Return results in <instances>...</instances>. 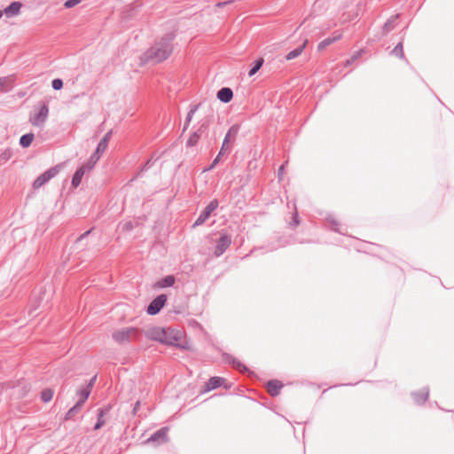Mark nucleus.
<instances>
[{
  "instance_id": "nucleus-10",
  "label": "nucleus",
  "mask_w": 454,
  "mask_h": 454,
  "mask_svg": "<svg viewBox=\"0 0 454 454\" xmlns=\"http://www.w3.org/2000/svg\"><path fill=\"white\" fill-rule=\"evenodd\" d=\"M238 127L236 126H232L229 131L227 132V134L225 135L224 137V139H223V145H222V147H221V150L220 152L221 153H224L226 151H230V147L228 146V144L231 141V140H234L235 139V137L238 133Z\"/></svg>"
},
{
  "instance_id": "nucleus-22",
  "label": "nucleus",
  "mask_w": 454,
  "mask_h": 454,
  "mask_svg": "<svg viewBox=\"0 0 454 454\" xmlns=\"http://www.w3.org/2000/svg\"><path fill=\"white\" fill-rule=\"evenodd\" d=\"M90 394V387L86 388L84 386L82 387L77 391V395L80 396V399H79V401L77 403H79L80 404L82 405L84 403V402L88 399Z\"/></svg>"
},
{
  "instance_id": "nucleus-46",
  "label": "nucleus",
  "mask_w": 454,
  "mask_h": 454,
  "mask_svg": "<svg viewBox=\"0 0 454 454\" xmlns=\"http://www.w3.org/2000/svg\"><path fill=\"white\" fill-rule=\"evenodd\" d=\"M2 15H3V12L0 11V18L2 17Z\"/></svg>"
},
{
  "instance_id": "nucleus-43",
  "label": "nucleus",
  "mask_w": 454,
  "mask_h": 454,
  "mask_svg": "<svg viewBox=\"0 0 454 454\" xmlns=\"http://www.w3.org/2000/svg\"><path fill=\"white\" fill-rule=\"evenodd\" d=\"M283 171H284V165L280 166V168H278V174L282 175Z\"/></svg>"
},
{
  "instance_id": "nucleus-31",
  "label": "nucleus",
  "mask_w": 454,
  "mask_h": 454,
  "mask_svg": "<svg viewBox=\"0 0 454 454\" xmlns=\"http://www.w3.org/2000/svg\"><path fill=\"white\" fill-rule=\"evenodd\" d=\"M200 137V134L199 133V131L193 132L187 140V146H194L198 143Z\"/></svg>"
},
{
  "instance_id": "nucleus-45",
  "label": "nucleus",
  "mask_w": 454,
  "mask_h": 454,
  "mask_svg": "<svg viewBox=\"0 0 454 454\" xmlns=\"http://www.w3.org/2000/svg\"><path fill=\"white\" fill-rule=\"evenodd\" d=\"M294 222H295V224H298L299 223V221L297 219V214H295V216H294Z\"/></svg>"
},
{
  "instance_id": "nucleus-38",
  "label": "nucleus",
  "mask_w": 454,
  "mask_h": 454,
  "mask_svg": "<svg viewBox=\"0 0 454 454\" xmlns=\"http://www.w3.org/2000/svg\"><path fill=\"white\" fill-rule=\"evenodd\" d=\"M223 153H221L219 152L218 155L215 157V159L213 160V162L211 163V165L205 169V171H209V170H212L216 165L217 163L219 162L220 160V157L221 155L223 154Z\"/></svg>"
},
{
  "instance_id": "nucleus-6",
  "label": "nucleus",
  "mask_w": 454,
  "mask_h": 454,
  "mask_svg": "<svg viewBox=\"0 0 454 454\" xmlns=\"http://www.w3.org/2000/svg\"><path fill=\"white\" fill-rule=\"evenodd\" d=\"M217 200H213L212 201H210V203L204 208V210L200 213V215L193 223V227L204 223L206 220L210 216L211 213L217 208Z\"/></svg>"
},
{
  "instance_id": "nucleus-26",
  "label": "nucleus",
  "mask_w": 454,
  "mask_h": 454,
  "mask_svg": "<svg viewBox=\"0 0 454 454\" xmlns=\"http://www.w3.org/2000/svg\"><path fill=\"white\" fill-rule=\"evenodd\" d=\"M98 160H99L98 157L92 154L90 156V158L89 159V160L86 162V164L82 165V167H85V170L90 171L94 168V166L96 165V163L98 162Z\"/></svg>"
},
{
  "instance_id": "nucleus-15",
  "label": "nucleus",
  "mask_w": 454,
  "mask_h": 454,
  "mask_svg": "<svg viewBox=\"0 0 454 454\" xmlns=\"http://www.w3.org/2000/svg\"><path fill=\"white\" fill-rule=\"evenodd\" d=\"M223 360L228 364H231L233 365V367L239 370L240 372H245L247 370V367L242 363L238 361L236 358H234L231 355L224 354Z\"/></svg>"
},
{
  "instance_id": "nucleus-3",
  "label": "nucleus",
  "mask_w": 454,
  "mask_h": 454,
  "mask_svg": "<svg viewBox=\"0 0 454 454\" xmlns=\"http://www.w3.org/2000/svg\"><path fill=\"white\" fill-rule=\"evenodd\" d=\"M140 330L138 328L126 327L114 331L112 337L116 342L123 344L138 340Z\"/></svg>"
},
{
  "instance_id": "nucleus-18",
  "label": "nucleus",
  "mask_w": 454,
  "mask_h": 454,
  "mask_svg": "<svg viewBox=\"0 0 454 454\" xmlns=\"http://www.w3.org/2000/svg\"><path fill=\"white\" fill-rule=\"evenodd\" d=\"M14 77L12 75L0 77V91H7L11 89Z\"/></svg>"
},
{
  "instance_id": "nucleus-37",
  "label": "nucleus",
  "mask_w": 454,
  "mask_h": 454,
  "mask_svg": "<svg viewBox=\"0 0 454 454\" xmlns=\"http://www.w3.org/2000/svg\"><path fill=\"white\" fill-rule=\"evenodd\" d=\"M363 51H359L356 52L349 59L346 61V66L351 65L353 62H355L358 58L361 57Z\"/></svg>"
},
{
  "instance_id": "nucleus-39",
  "label": "nucleus",
  "mask_w": 454,
  "mask_h": 454,
  "mask_svg": "<svg viewBox=\"0 0 454 454\" xmlns=\"http://www.w3.org/2000/svg\"><path fill=\"white\" fill-rule=\"evenodd\" d=\"M80 3H81V0H67L65 2L64 6L66 8H73Z\"/></svg>"
},
{
  "instance_id": "nucleus-35",
  "label": "nucleus",
  "mask_w": 454,
  "mask_h": 454,
  "mask_svg": "<svg viewBox=\"0 0 454 454\" xmlns=\"http://www.w3.org/2000/svg\"><path fill=\"white\" fill-rule=\"evenodd\" d=\"M397 17L398 15H396L395 17H392L385 23L384 29L386 30V32H389L391 29H393L394 22L397 19Z\"/></svg>"
},
{
  "instance_id": "nucleus-23",
  "label": "nucleus",
  "mask_w": 454,
  "mask_h": 454,
  "mask_svg": "<svg viewBox=\"0 0 454 454\" xmlns=\"http://www.w3.org/2000/svg\"><path fill=\"white\" fill-rule=\"evenodd\" d=\"M175 283V278L173 276H167L165 278H163L162 279H160L157 285L159 287H169V286H172Z\"/></svg>"
},
{
  "instance_id": "nucleus-20",
  "label": "nucleus",
  "mask_w": 454,
  "mask_h": 454,
  "mask_svg": "<svg viewBox=\"0 0 454 454\" xmlns=\"http://www.w3.org/2000/svg\"><path fill=\"white\" fill-rule=\"evenodd\" d=\"M429 390L427 387L421 390V393H413L412 397L415 403L421 404L427 400Z\"/></svg>"
},
{
  "instance_id": "nucleus-33",
  "label": "nucleus",
  "mask_w": 454,
  "mask_h": 454,
  "mask_svg": "<svg viewBox=\"0 0 454 454\" xmlns=\"http://www.w3.org/2000/svg\"><path fill=\"white\" fill-rule=\"evenodd\" d=\"M326 223L329 225V227H331L333 231L340 232L339 229V223L333 216H329L326 219Z\"/></svg>"
},
{
  "instance_id": "nucleus-16",
  "label": "nucleus",
  "mask_w": 454,
  "mask_h": 454,
  "mask_svg": "<svg viewBox=\"0 0 454 454\" xmlns=\"http://www.w3.org/2000/svg\"><path fill=\"white\" fill-rule=\"evenodd\" d=\"M224 380H225L222 377L210 378V380L207 382L206 391H211L217 388L224 382Z\"/></svg>"
},
{
  "instance_id": "nucleus-17",
  "label": "nucleus",
  "mask_w": 454,
  "mask_h": 454,
  "mask_svg": "<svg viewBox=\"0 0 454 454\" xmlns=\"http://www.w3.org/2000/svg\"><path fill=\"white\" fill-rule=\"evenodd\" d=\"M86 172L87 171L85 170V167H80L75 171V173L74 174L73 178H72L73 187L76 188L80 185L82 179Z\"/></svg>"
},
{
  "instance_id": "nucleus-7",
  "label": "nucleus",
  "mask_w": 454,
  "mask_h": 454,
  "mask_svg": "<svg viewBox=\"0 0 454 454\" xmlns=\"http://www.w3.org/2000/svg\"><path fill=\"white\" fill-rule=\"evenodd\" d=\"M167 301V296L165 294L158 295L154 300H153L147 307V313L149 315H156L160 312L161 308L164 306Z\"/></svg>"
},
{
  "instance_id": "nucleus-4",
  "label": "nucleus",
  "mask_w": 454,
  "mask_h": 454,
  "mask_svg": "<svg viewBox=\"0 0 454 454\" xmlns=\"http://www.w3.org/2000/svg\"><path fill=\"white\" fill-rule=\"evenodd\" d=\"M48 115L49 107L46 103H43L30 114L29 122L35 127L43 128L48 119Z\"/></svg>"
},
{
  "instance_id": "nucleus-25",
  "label": "nucleus",
  "mask_w": 454,
  "mask_h": 454,
  "mask_svg": "<svg viewBox=\"0 0 454 454\" xmlns=\"http://www.w3.org/2000/svg\"><path fill=\"white\" fill-rule=\"evenodd\" d=\"M340 37V35H338V36H334V37H328L325 40H323L322 42H320V43L318 44V50L321 51V50H324L325 47H327L328 45L332 44L333 43H334L336 40H338L339 38Z\"/></svg>"
},
{
  "instance_id": "nucleus-5",
  "label": "nucleus",
  "mask_w": 454,
  "mask_h": 454,
  "mask_svg": "<svg viewBox=\"0 0 454 454\" xmlns=\"http://www.w3.org/2000/svg\"><path fill=\"white\" fill-rule=\"evenodd\" d=\"M59 172V167L55 166L46 170L44 173L41 174L33 183V187L35 189H38L42 187L44 184L50 181L51 178L56 176Z\"/></svg>"
},
{
  "instance_id": "nucleus-8",
  "label": "nucleus",
  "mask_w": 454,
  "mask_h": 454,
  "mask_svg": "<svg viewBox=\"0 0 454 454\" xmlns=\"http://www.w3.org/2000/svg\"><path fill=\"white\" fill-rule=\"evenodd\" d=\"M168 427H162L160 430L153 433L147 440V443L160 444L168 442Z\"/></svg>"
},
{
  "instance_id": "nucleus-40",
  "label": "nucleus",
  "mask_w": 454,
  "mask_h": 454,
  "mask_svg": "<svg viewBox=\"0 0 454 454\" xmlns=\"http://www.w3.org/2000/svg\"><path fill=\"white\" fill-rule=\"evenodd\" d=\"M95 380H96V376H94V377L90 380V382H89L86 386H84V387H85L86 388H89V387H90V390L91 391V388H92V387H93V385H94Z\"/></svg>"
},
{
  "instance_id": "nucleus-19",
  "label": "nucleus",
  "mask_w": 454,
  "mask_h": 454,
  "mask_svg": "<svg viewBox=\"0 0 454 454\" xmlns=\"http://www.w3.org/2000/svg\"><path fill=\"white\" fill-rule=\"evenodd\" d=\"M308 43V39H305L302 45H301L300 47L291 51L286 56V60H292V59H296L297 57H299L301 52L303 51L304 48L306 47Z\"/></svg>"
},
{
  "instance_id": "nucleus-2",
  "label": "nucleus",
  "mask_w": 454,
  "mask_h": 454,
  "mask_svg": "<svg viewBox=\"0 0 454 454\" xmlns=\"http://www.w3.org/2000/svg\"><path fill=\"white\" fill-rule=\"evenodd\" d=\"M178 332L171 328L152 327L145 332L147 338L167 345H174L178 340Z\"/></svg>"
},
{
  "instance_id": "nucleus-28",
  "label": "nucleus",
  "mask_w": 454,
  "mask_h": 454,
  "mask_svg": "<svg viewBox=\"0 0 454 454\" xmlns=\"http://www.w3.org/2000/svg\"><path fill=\"white\" fill-rule=\"evenodd\" d=\"M52 397H53V390L51 388H46V389L43 390L41 393V399L44 403L50 402L52 399Z\"/></svg>"
},
{
  "instance_id": "nucleus-1",
  "label": "nucleus",
  "mask_w": 454,
  "mask_h": 454,
  "mask_svg": "<svg viewBox=\"0 0 454 454\" xmlns=\"http://www.w3.org/2000/svg\"><path fill=\"white\" fill-rule=\"evenodd\" d=\"M173 38L174 35H167L159 42H156L143 54L141 57V64H156L168 59L172 51L171 41Z\"/></svg>"
},
{
  "instance_id": "nucleus-32",
  "label": "nucleus",
  "mask_w": 454,
  "mask_h": 454,
  "mask_svg": "<svg viewBox=\"0 0 454 454\" xmlns=\"http://www.w3.org/2000/svg\"><path fill=\"white\" fill-rule=\"evenodd\" d=\"M262 64H263V59H257L254 67L249 70L248 75L250 77L254 75L257 73V71L262 67Z\"/></svg>"
},
{
  "instance_id": "nucleus-14",
  "label": "nucleus",
  "mask_w": 454,
  "mask_h": 454,
  "mask_svg": "<svg viewBox=\"0 0 454 454\" xmlns=\"http://www.w3.org/2000/svg\"><path fill=\"white\" fill-rule=\"evenodd\" d=\"M283 387L282 383L277 380H273L268 382V392L270 395L276 396L279 394L281 387Z\"/></svg>"
},
{
  "instance_id": "nucleus-34",
  "label": "nucleus",
  "mask_w": 454,
  "mask_h": 454,
  "mask_svg": "<svg viewBox=\"0 0 454 454\" xmlns=\"http://www.w3.org/2000/svg\"><path fill=\"white\" fill-rule=\"evenodd\" d=\"M197 109H198V106H194L193 108H192V109L189 111V113H188V114H187V116H186V120H185L184 129H187V127H188V125H189L190 121H192V117H193V114H195V112L197 111Z\"/></svg>"
},
{
  "instance_id": "nucleus-11",
  "label": "nucleus",
  "mask_w": 454,
  "mask_h": 454,
  "mask_svg": "<svg viewBox=\"0 0 454 454\" xmlns=\"http://www.w3.org/2000/svg\"><path fill=\"white\" fill-rule=\"evenodd\" d=\"M111 137V131L107 132L104 137L98 143L96 151L93 153L94 155L100 159L102 153L106 150L108 142Z\"/></svg>"
},
{
  "instance_id": "nucleus-42",
  "label": "nucleus",
  "mask_w": 454,
  "mask_h": 454,
  "mask_svg": "<svg viewBox=\"0 0 454 454\" xmlns=\"http://www.w3.org/2000/svg\"><path fill=\"white\" fill-rule=\"evenodd\" d=\"M89 233H90V231H88L84 232L83 234H82V235L79 237L78 240L82 239H83L84 237H86Z\"/></svg>"
},
{
  "instance_id": "nucleus-44",
  "label": "nucleus",
  "mask_w": 454,
  "mask_h": 454,
  "mask_svg": "<svg viewBox=\"0 0 454 454\" xmlns=\"http://www.w3.org/2000/svg\"><path fill=\"white\" fill-rule=\"evenodd\" d=\"M228 3H229V2L218 3V4H217V6H223V5L227 4Z\"/></svg>"
},
{
  "instance_id": "nucleus-13",
  "label": "nucleus",
  "mask_w": 454,
  "mask_h": 454,
  "mask_svg": "<svg viewBox=\"0 0 454 454\" xmlns=\"http://www.w3.org/2000/svg\"><path fill=\"white\" fill-rule=\"evenodd\" d=\"M20 8L21 4L20 2H13L4 10V13L8 18L14 17L20 12Z\"/></svg>"
},
{
  "instance_id": "nucleus-29",
  "label": "nucleus",
  "mask_w": 454,
  "mask_h": 454,
  "mask_svg": "<svg viewBox=\"0 0 454 454\" xmlns=\"http://www.w3.org/2000/svg\"><path fill=\"white\" fill-rule=\"evenodd\" d=\"M391 54L392 55H395L398 58H404V54H403V43L400 42L391 51Z\"/></svg>"
},
{
  "instance_id": "nucleus-41",
  "label": "nucleus",
  "mask_w": 454,
  "mask_h": 454,
  "mask_svg": "<svg viewBox=\"0 0 454 454\" xmlns=\"http://www.w3.org/2000/svg\"><path fill=\"white\" fill-rule=\"evenodd\" d=\"M139 406H140V402L137 401L136 403H135V406H134V409H133V412L136 413L137 411V410L139 409Z\"/></svg>"
},
{
  "instance_id": "nucleus-36",
  "label": "nucleus",
  "mask_w": 454,
  "mask_h": 454,
  "mask_svg": "<svg viewBox=\"0 0 454 454\" xmlns=\"http://www.w3.org/2000/svg\"><path fill=\"white\" fill-rule=\"evenodd\" d=\"M52 88L56 90H59L63 87V81L59 78H56L51 82Z\"/></svg>"
},
{
  "instance_id": "nucleus-27",
  "label": "nucleus",
  "mask_w": 454,
  "mask_h": 454,
  "mask_svg": "<svg viewBox=\"0 0 454 454\" xmlns=\"http://www.w3.org/2000/svg\"><path fill=\"white\" fill-rule=\"evenodd\" d=\"M104 415H105V411L103 409L98 410V421L94 427L95 430H98L105 425L106 421L103 419Z\"/></svg>"
},
{
  "instance_id": "nucleus-24",
  "label": "nucleus",
  "mask_w": 454,
  "mask_h": 454,
  "mask_svg": "<svg viewBox=\"0 0 454 454\" xmlns=\"http://www.w3.org/2000/svg\"><path fill=\"white\" fill-rule=\"evenodd\" d=\"M82 404L79 403H76L71 409L68 410L65 416V419L68 420L71 419L76 413H78L82 409Z\"/></svg>"
},
{
  "instance_id": "nucleus-12",
  "label": "nucleus",
  "mask_w": 454,
  "mask_h": 454,
  "mask_svg": "<svg viewBox=\"0 0 454 454\" xmlns=\"http://www.w3.org/2000/svg\"><path fill=\"white\" fill-rule=\"evenodd\" d=\"M233 97L231 89L224 87L218 90L217 98L223 103H229Z\"/></svg>"
},
{
  "instance_id": "nucleus-21",
  "label": "nucleus",
  "mask_w": 454,
  "mask_h": 454,
  "mask_svg": "<svg viewBox=\"0 0 454 454\" xmlns=\"http://www.w3.org/2000/svg\"><path fill=\"white\" fill-rule=\"evenodd\" d=\"M34 134L33 133H27V134H25L23 136L20 137V145L23 147V148H27L28 147L33 140H34Z\"/></svg>"
},
{
  "instance_id": "nucleus-30",
  "label": "nucleus",
  "mask_w": 454,
  "mask_h": 454,
  "mask_svg": "<svg viewBox=\"0 0 454 454\" xmlns=\"http://www.w3.org/2000/svg\"><path fill=\"white\" fill-rule=\"evenodd\" d=\"M12 156V152L11 149H5L2 153H0V165L8 161Z\"/></svg>"
},
{
  "instance_id": "nucleus-9",
  "label": "nucleus",
  "mask_w": 454,
  "mask_h": 454,
  "mask_svg": "<svg viewBox=\"0 0 454 454\" xmlns=\"http://www.w3.org/2000/svg\"><path fill=\"white\" fill-rule=\"evenodd\" d=\"M231 243V236H229L227 234L222 235L217 241L215 250V255L217 257L222 255L226 251V249L230 247Z\"/></svg>"
}]
</instances>
